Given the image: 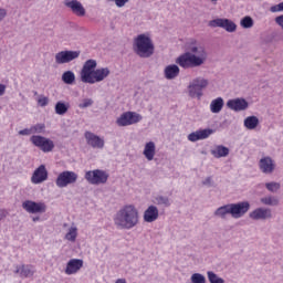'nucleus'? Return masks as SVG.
Returning a JSON list of instances; mask_svg holds the SVG:
<instances>
[{
    "label": "nucleus",
    "instance_id": "obj_35",
    "mask_svg": "<svg viewBox=\"0 0 283 283\" xmlns=\"http://www.w3.org/2000/svg\"><path fill=\"white\" fill-rule=\"evenodd\" d=\"M155 205H159L160 207H171V199L167 196L159 195L155 197Z\"/></svg>",
    "mask_w": 283,
    "mask_h": 283
},
{
    "label": "nucleus",
    "instance_id": "obj_22",
    "mask_svg": "<svg viewBox=\"0 0 283 283\" xmlns=\"http://www.w3.org/2000/svg\"><path fill=\"white\" fill-rule=\"evenodd\" d=\"M13 273L20 277H32L36 270L33 265L18 264L14 266Z\"/></svg>",
    "mask_w": 283,
    "mask_h": 283
},
{
    "label": "nucleus",
    "instance_id": "obj_1",
    "mask_svg": "<svg viewBox=\"0 0 283 283\" xmlns=\"http://www.w3.org/2000/svg\"><path fill=\"white\" fill-rule=\"evenodd\" d=\"M186 52L180 54L176 60V64H168L164 69V77L167 81H174L180 76V67L182 70H193V67H202L209 62V49L200 40L190 39L185 44Z\"/></svg>",
    "mask_w": 283,
    "mask_h": 283
},
{
    "label": "nucleus",
    "instance_id": "obj_40",
    "mask_svg": "<svg viewBox=\"0 0 283 283\" xmlns=\"http://www.w3.org/2000/svg\"><path fill=\"white\" fill-rule=\"evenodd\" d=\"M50 104V98H48V96L45 95H40L38 97V105L40 107H48V105Z\"/></svg>",
    "mask_w": 283,
    "mask_h": 283
},
{
    "label": "nucleus",
    "instance_id": "obj_45",
    "mask_svg": "<svg viewBox=\"0 0 283 283\" xmlns=\"http://www.w3.org/2000/svg\"><path fill=\"white\" fill-rule=\"evenodd\" d=\"M8 17V10L0 8V21H3Z\"/></svg>",
    "mask_w": 283,
    "mask_h": 283
},
{
    "label": "nucleus",
    "instance_id": "obj_6",
    "mask_svg": "<svg viewBox=\"0 0 283 283\" xmlns=\"http://www.w3.org/2000/svg\"><path fill=\"white\" fill-rule=\"evenodd\" d=\"M138 123H143V116L134 111L122 113L115 120L117 127H132V125H138Z\"/></svg>",
    "mask_w": 283,
    "mask_h": 283
},
{
    "label": "nucleus",
    "instance_id": "obj_44",
    "mask_svg": "<svg viewBox=\"0 0 283 283\" xmlns=\"http://www.w3.org/2000/svg\"><path fill=\"white\" fill-rule=\"evenodd\" d=\"M202 185H205L206 187H211V185H213V179L211 177H207L203 181Z\"/></svg>",
    "mask_w": 283,
    "mask_h": 283
},
{
    "label": "nucleus",
    "instance_id": "obj_25",
    "mask_svg": "<svg viewBox=\"0 0 283 283\" xmlns=\"http://www.w3.org/2000/svg\"><path fill=\"white\" fill-rule=\"evenodd\" d=\"M78 238V227H76V224L72 223L71 226H69L66 228L65 234H64V240H66V242H71L72 244H74V242H76Z\"/></svg>",
    "mask_w": 283,
    "mask_h": 283
},
{
    "label": "nucleus",
    "instance_id": "obj_3",
    "mask_svg": "<svg viewBox=\"0 0 283 283\" xmlns=\"http://www.w3.org/2000/svg\"><path fill=\"white\" fill-rule=\"evenodd\" d=\"M112 71L107 66L98 67V62L94 59H90L84 62L82 70L80 72V78L82 83L88 85H96V83H103L107 81Z\"/></svg>",
    "mask_w": 283,
    "mask_h": 283
},
{
    "label": "nucleus",
    "instance_id": "obj_7",
    "mask_svg": "<svg viewBox=\"0 0 283 283\" xmlns=\"http://www.w3.org/2000/svg\"><path fill=\"white\" fill-rule=\"evenodd\" d=\"M84 179L88 185H106L107 180H109V172L103 169L86 170Z\"/></svg>",
    "mask_w": 283,
    "mask_h": 283
},
{
    "label": "nucleus",
    "instance_id": "obj_31",
    "mask_svg": "<svg viewBox=\"0 0 283 283\" xmlns=\"http://www.w3.org/2000/svg\"><path fill=\"white\" fill-rule=\"evenodd\" d=\"M70 109V103L60 101L55 104V114L57 116H65Z\"/></svg>",
    "mask_w": 283,
    "mask_h": 283
},
{
    "label": "nucleus",
    "instance_id": "obj_33",
    "mask_svg": "<svg viewBox=\"0 0 283 283\" xmlns=\"http://www.w3.org/2000/svg\"><path fill=\"white\" fill-rule=\"evenodd\" d=\"M240 25L243 30H251L255 25V21L250 15H245L240 20Z\"/></svg>",
    "mask_w": 283,
    "mask_h": 283
},
{
    "label": "nucleus",
    "instance_id": "obj_2",
    "mask_svg": "<svg viewBox=\"0 0 283 283\" xmlns=\"http://www.w3.org/2000/svg\"><path fill=\"white\" fill-rule=\"evenodd\" d=\"M113 222L120 231H132V229H136L137 224H140V212L136 206L125 205L115 212Z\"/></svg>",
    "mask_w": 283,
    "mask_h": 283
},
{
    "label": "nucleus",
    "instance_id": "obj_48",
    "mask_svg": "<svg viewBox=\"0 0 283 283\" xmlns=\"http://www.w3.org/2000/svg\"><path fill=\"white\" fill-rule=\"evenodd\" d=\"M32 220H33V222H39V220H41V218L40 217H33Z\"/></svg>",
    "mask_w": 283,
    "mask_h": 283
},
{
    "label": "nucleus",
    "instance_id": "obj_49",
    "mask_svg": "<svg viewBox=\"0 0 283 283\" xmlns=\"http://www.w3.org/2000/svg\"><path fill=\"white\" fill-rule=\"evenodd\" d=\"M218 1H220V0H210V2L214 3V4L218 3Z\"/></svg>",
    "mask_w": 283,
    "mask_h": 283
},
{
    "label": "nucleus",
    "instance_id": "obj_32",
    "mask_svg": "<svg viewBox=\"0 0 283 283\" xmlns=\"http://www.w3.org/2000/svg\"><path fill=\"white\" fill-rule=\"evenodd\" d=\"M62 81L65 83V85H74V82L76 81V75L72 71H65L62 74Z\"/></svg>",
    "mask_w": 283,
    "mask_h": 283
},
{
    "label": "nucleus",
    "instance_id": "obj_10",
    "mask_svg": "<svg viewBox=\"0 0 283 283\" xmlns=\"http://www.w3.org/2000/svg\"><path fill=\"white\" fill-rule=\"evenodd\" d=\"M209 28H221L226 32H229L230 34H233V32L238 31V24L233 22L231 19L227 18H217L208 23Z\"/></svg>",
    "mask_w": 283,
    "mask_h": 283
},
{
    "label": "nucleus",
    "instance_id": "obj_47",
    "mask_svg": "<svg viewBox=\"0 0 283 283\" xmlns=\"http://www.w3.org/2000/svg\"><path fill=\"white\" fill-rule=\"evenodd\" d=\"M6 88H7L6 84L0 83V96H3V94H6Z\"/></svg>",
    "mask_w": 283,
    "mask_h": 283
},
{
    "label": "nucleus",
    "instance_id": "obj_12",
    "mask_svg": "<svg viewBox=\"0 0 283 283\" xmlns=\"http://www.w3.org/2000/svg\"><path fill=\"white\" fill-rule=\"evenodd\" d=\"M259 169L261 174H265V176H271V174L275 172V169H277V164L275 163V159L270 156H264L259 160Z\"/></svg>",
    "mask_w": 283,
    "mask_h": 283
},
{
    "label": "nucleus",
    "instance_id": "obj_18",
    "mask_svg": "<svg viewBox=\"0 0 283 283\" xmlns=\"http://www.w3.org/2000/svg\"><path fill=\"white\" fill-rule=\"evenodd\" d=\"M48 168L45 165H40L32 174L31 176V182L32 185H43L45 180H48Z\"/></svg>",
    "mask_w": 283,
    "mask_h": 283
},
{
    "label": "nucleus",
    "instance_id": "obj_34",
    "mask_svg": "<svg viewBox=\"0 0 283 283\" xmlns=\"http://www.w3.org/2000/svg\"><path fill=\"white\" fill-rule=\"evenodd\" d=\"M264 187L268 191H270V193H277V191L282 189V184L277 181H269L265 182Z\"/></svg>",
    "mask_w": 283,
    "mask_h": 283
},
{
    "label": "nucleus",
    "instance_id": "obj_26",
    "mask_svg": "<svg viewBox=\"0 0 283 283\" xmlns=\"http://www.w3.org/2000/svg\"><path fill=\"white\" fill-rule=\"evenodd\" d=\"M243 127L249 132H255L260 127V118L255 115H251L244 118Z\"/></svg>",
    "mask_w": 283,
    "mask_h": 283
},
{
    "label": "nucleus",
    "instance_id": "obj_27",
    "mask_svg": "<svg viewBox=\"0 0 283 283\" xmlns=\"http://www.w3.org/2000/svg\"><path fill=\"white\" fill-rule=\"evenodd\" d=\"M260 203L264 207H280V198L273 195H265L260 198Z\"/></svg>",
    "mask_w": 283,
    "mask_h": 283
},
{
    "label": "nucleus",
    "instance_id": "obj_20",
    "mask_svg": "<svg viewBox=\"0 0 283 283\" xmlns=\"http://www.w3.org/2000/svg\"><path fill=\"white\" fill-rule=\"evenodd\" d=\"M227 107L232 112H245L249 109V102L244 98H233L227 102Z\"/></svg>",
    "mask_w": 283,
    "mask_h": 283
},
{
    "label": "nucleus",
    "instance_id": "obj_4",
    "mask_svg": "<svg viewBox=\"0 0 283 283\" xmlns=\"http://www.w3.org/2000/svg\"><path fill=\"white\" fill-rule=\"evenodd\" d=\"M133 50L140 59H149L154 56L156 46L150 33H140L134 38Z\"/></svg>",
    "mask_w": 283,
    "mask_h": 283
},
{
    "label": "nucleus",
    "instance_id": "obj_39",
    "mask_svg": "<svg viewBox=\"0 0 283 283\" xmlns=\"http://www.w3.org/2000/svg\"><path fill=\"white\" fill-rule=\"evenodd\" d=\"M32 134H45V124L44 123H38L33 126H31Z\"/></svg>",
    "mask_w": 283,
    "mask_h": 283
},
{
    "label": "nucleus",
    "instance_id": "obj_46",
    "mask_svg": "<svg viewBox=\"0 0 283 283\" xmlns=\"http://www.w3.org/2000/svg\"><path fill=\"white\" fill-rule=\"evenodd\" d=\"M8 216V211L6 209H0V220H3Z\"/></svg>",
    "mask_w": 283,
    "mask_h": 283
},
{
    "label": "nucleus",
    "instance_id": "obj_30",
    "mask_svg": "<svg viewBox=\"0 0 283 283\" xmlns=\"http://www.w3.org/2000/svg\"><path fill=\"white\" fill-rule=\"evenodd\" d=\"M224 107V98L217 97L210 102V112L212 114H220Z\"/></svg>",
    "mask_w": 283,
    "mask_h": 283
},
{
    "label": "nucleus",
    "instance_id": "obj_5",
    "mask_svg": "<svg viewBox=\"0 0 283 283\" xmlns=\"http://www.w3.org/2000/svg\"><path fill=\"white\" fill-rule=\"evenodd\" d=\"M209 87V78L205 76H196L193 77L187 86V95L189 98H197L200 101L202 96H205V90Z\"/></svg>",
    "mask_w": 283,
    "mask_h": 283
},
{
    "label": "nucleus",
    "instance_id": "obj_16",
    "mask_svg": "<svg viewBox=\"0 0 283 283\" xmlns=\"http://www.w3.org/2000/svg\"><path fill=\"white\" fill-rule=\"evenodd\" d=\"M249 218L255 222L260 220H271L273 213L271 212V208L259 207L249 213Z\"/></svg>",
    "mask_w": 283,
    "mask_h": 283
},
{
    "label": "nucleus",
    "instance_id": "obj_23",
    "mask_svg": "<svg viewBox=\"0 0 283 283\" xmlns=\"http://www.w3.org/2000/svg\"><path fill=\"white\" fill-rule=\"evenodd\" d=\"M143 156L151 163L154 158H156V143L155 142H146L143 149Z\"/></svg>",
    "mask_w": 283,
    "mask_h": 283
},
{
    "label": "nucleus",
    "instance_id": "obj_29",
    "mask_svg": "<svg viewBox=\"0 0 283 283\" xmlns=\"http://www.w3.org/2000/svg\"><path fill=\"white\" fill-rule=\"evenodd\" d=\"M229 148L222 145H217L214 146L211 150L210 154L214 157V158H227V156H229Z\"/></svg>",
    "mask_w": 283,
    "mask_h": 283
},
{
    "label": "nucleus",
    "instance_id": "obj_42",
    "mask_svg": "<svg viewBox=\"0 0 283 283\" xmlns=\"http://www.w3.org/2000/svg\"><path fill=\"white\" fill-rule=\"evenodd\" d=\"M107 1H112L113 3H115L117 8H125V6L129 3V0H107Z\"/></svg>",
    "mask_w": 283,
    "mask_h": 283
},
{
    "label": "nucleus",
    "instance_id": "obj_11",
    "mask_svg": "<svg viewBox=\"0 0 283 283\" xmlns=\"http://www.w3.org/2000/svg\"><path fill=\"white\" fill-rule=\"evenodd\" d=\"M249 209H251V203L249 201L230 203V216L231 218H234V220H240V218H244V216L249 213Z\"/></svg>",
    "mask_w": 283,
    "mask_h": 283
},
{
    "label": "nucleus",
    "instance_id": "obj_41",
    "mask_svg": "<svg viewBox=\"0 0 283 283\" xmlns=\"http://www.w3.org/2000/svg\"><path fill=\"white\" fill-rule=\"evenodd\" d=\"M270 12L276 13V12H283V1L280 2L279 4H274L270 7Z\"/></svg>",
    "mask_w": 283,
    "mask_h": 283
},
{
    "label": "nucleus",
    "instance_id": "obj_9",
    "mask_svg": "<svg viewBox=\"0 0 283 283\" xmlns=\"http://www.w3.org/2000/svg\"><path fill=\"white\" fill-rule=\"evenodd\" d=\"M30 143L44 154H50V151H54V142L45 136L41 135H32L30 137Z\"/></svg>",
    "mask_w": 283,
    "mask_h": 283
},
{
    "label": "nucleus",
    "instance_id": "obj_17",
    "mask_svg": "<svg viewBox=\"0 0 283 283\" xmlns=\"http://www.w3.org/2000/svg\"><path fill=\"white\" fill-rule=\"evenodd\" d=\"M214 133H216V130H213L211 128L198 129V130L190 133L187 136V139L190 143H198V140H207V138H209V136H212V134H214Z\"/></svg>",
    "mask_w": 283,
    "mask_h": 283
},
{
    "label": "nucleus",
    "instance_id": "obj_15",
    "mask_svg": "<svg viewBox=\"0 0 283 283\" xmlns=\"http://www.w3.org/2000/svg\"><path fill=\"white\" fill-rule=\"evenodd\" d=\"M84 138L88 147H92V149H104L105 147V138L92 132H86L84 134Z\"/></svg>",
    "mask_w": 283,
    "mask_h": 283
},
{
    "label": "nucleus",
    "instance_id": "obj_28",
    "mask_svg": "<svg viewBox=\"0 0 283 283\" xmlns=\"http://www.w3.org/2000/svg\"><path fill=\"white\" fill-rule=\"evenodd\" d=\"M214 217L221 220H227L228 216H231V203L221 206L214 210Z\"/></svg>",
    "mask_w": 283,
    "mask_h": 283
},
{
    "label": "nucleus",
    "instance_id": "obj_14",
    "mask_svg": "<svg viewBox=\"0 0 283 283\" xmlns=\"http://www.w3.org/2000/svg\"><path fill=\"white\" fill-rule=\"evenodd\" d=\"M22 209L27 211V213H45L48 211V206L45 202H35L32 200H25L22 202Z\"/></svg>",
    "mask_w": 283,
    "mask_h": 283
},
{
    "label": "nucleus",
    "instance_id": "obj_13",
    "mask_svg": "<svg viewBox=\"0 0 283 283\" xmlns=\"http://www.w3.org/2000/svg\"><path fill=\"white\" fill-rule=\"evenodd\" d=\"M81 56V51H61L55 54V63L57 65H64L65 63H72Z\"/></svg>",
    "mask_w": 283,
    "mask_h": 283
},
{
    "label": "nucleus",
    "instance_id": "obj_19",
    "mask_svg": "<svg viewBox=\"0 0 283 283\" xmlns=\"http://www.w3.org/2000/svg\"><path fill=\"white\" fill-rule=\"evenodd\" d=\"M64 6L65 8H69L75 17H85L86 14L85 7L78 0H64Z\"/></svg>",
    "mask_w": 283,
    "mask_h": 283
},
{
    "label": "nucleus",
    "instance_id": "obj_21",
    "mask_svg": "<svg viewBox=\"0 0 283 283\" xmlns=\"http://www.w3.org/2000/svg\"><path fill=\"white\" fill-rule=\"evenodd\" d=\"M83 269V259H71L66 263V266L64 269V273L66 275H76L78 271Z\"/></svg>",
    "mask_w": 283,
    "mask_h": 283
},
{
    "label": "nucleus",
    "instance_id": "obj_37",
    "mask_svg": "<svg viewBox=\"0 0 283 283\" xmlns=\"http://www.w3.org/2000/svg\"><path fill=\"white\" fill-rule=\"evenodd\" d=\"M191 283H207V277L202 273H193L190 276Z\"/></svg>",
    "mask_w": 283,
    "mask_h": 283
},
{
    "label": "nucleus",
    "instance_id": "obj_36",
    "mask_svg": "<svg viewBox=\"0 0 283 283\" xmlns=\"http://www.w3.org/2000/svg\"><path fill=\"white\" fill-rule=\"evenodd\" d=\"M207 277H208L209 283H226L224 279L222 276H219L213 271H208L207 272Z\"/></svg>",
    "mask_w": 283,
    "mask_h": 283
},
{
    "label": "nucleus",
    "instance_id": "obj_43",
    "mask_svg": "<svg viewBox=\"0 0 283 283\" xmlns=\"http://www.w3.org/2000/svg\"><path fill=\"white\" fill-rule=\"evenodd\" d=\"M31 134H33V133H32V127H30V128H24V129H22V130L19 132V135H20V136H30Z\"/></svg>",
    "mask_w": 283,
    "mask_h": 283
},
{
    "label": "nucleus",
    "instance_id": "obj_8",
    "mask_svg": "<svg viewBox=\"0 0 283 283\" xmlns=\"http://www.w3.org/2000/svg\"><path fill=\"white\" fill-rule=\"evenodd\" d=\"M78 181V174L72 170H64L60 172L55 179V185L59 189H65L70 185H76Z\"/></svg>",
    "mask_w": 283,
    "mask_h": 283
},
{
    "label": "nucleus",
    "instance_id": "obj_38",
    "mask_svg": "<svg viewBox=\"0 0 283 283\" xmlns=\"http://www.w3.org/2000/svg\"><path fill=\"white\" fill-rule=\"evenodd\" d=\"M92 105H94V99L86 97L78 103L77 107L80 109H87V107H92Z\"/></svg>",
    "mask_w": 283,
    "mask_h": 283
},
{
    "label": "nucleus",
    "instance_id": "obj_24",
    "mask_svg": "<svg viewBox=\"0 0 283 283\" xmlns=\"http://www.w3.org/2000/svg\"><path fill=\"white\" fill-rule=\"evenodd\" d=\"M159 216H160V212L158 211V207L149 206L144 211V222H148V223L156 222Z\"/></svg>",
    "mask_w": 283,
    "mask_h": 283
}]
</instances>
